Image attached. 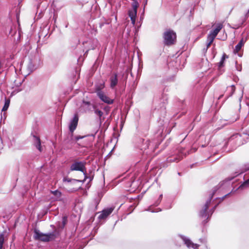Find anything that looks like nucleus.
I'll return each mask as SVG.
<instances>
[{"mask_svg": "<svg viewBox=\"0 0 249 249\" xmlns=\"http://www.w3.org/2000/svg\"><path fill=\"white\" fill-rule=\"evenodd\" d=\"M216 191L217 190H214L213 193L210 195L209 198L207 200L205 205L203 207L202 209L199 212V214L200 217L208 218L212 215V213H213V211H214V209L216 207V205L215 206L212 210H210L209 211H208L207 210L211 203V199Z\"/></svg>", "mask_w": 249, "mask_h": 249, "instance_id": "1", "label": "nucleus"}, {"mask_svg": "<svg viewBox=\"0 0 249 249\" xmlns=\"http://www.w3.org/2000/svg\"><path fill=\"white\" fill-rule=\"evenodd\" d=\"M34 238L36 240H39L42 242H49L53 240L55 238V235L53 233L44 234L40 232L39 230L35 229L34 230Z\"/></svg>", "mask_w": 249, "mask_h": 249, "instance_id": "2", "label": "nucleus"}, {"mask_svg": "<svg viewBox=\"0 0 249 249\" xmlns=\"http://www.w3.org/2000/svg\"><path fill=\"white\" fill-rule=\"evenodd\" d=\"M164 43L165 45H171L174 44L176 40V34L172 30L165 31L163 34Z\"/></svg>", "mask_w": 249, "mask_h": 249, "instance_id": "3", "label": "nucleus"}, {"mask_svg": "<svg viewBox=\"0 0 249 249\" xmlns=\"http://www.w3.org/2000/svg\"><path fill=\"white\" fill-rule=\"evenodd\" d=\"M139 6V3L136 0H133L132 3V9L129 10L128 15L130 17L132 24L134 25L136 21V17L137 13V8Z\"/></svg>", "mask_w": 249, "mask_h": 249, "instance_id": "4", "label": "nucleus"}, {"mask_svg": "<svg viewBox=\"0 0 249 249\" xmlns=\"http://www.w3.org/2000/svg\"><path fill=\"white\" fill-rule=\"evenodd\" d=\"M85 163V162L83 161L74 162L71 165L70 170L71 171H80L85 174L86 172Z\"/></svg>", "mask_w": 249, "mask_h": 249, "instance_id": "5", "label": "nucleus"}, {"mask_svg": "<svg viewBox=\"0 0 249 249\" xmlns=\"http://www.w3.org/2000/svg\"><path fill=\"white\" fill-rule=\"evenodd\" d=\"M97 94L101 101L107 104L113 103V100L109 98L103 91L100 89H97Z\"/></svg>", "mask_w": 249, "mask_h": 249, "instance_id": "6", "label": "nucleus"}, {"mask_svg": "<svg viewBox=\"0 0 249 249\" xmlns=\"http://www.w3.org/2000/svg\"><path fill=\"white\" fill-rule=\"evenodd\" d=\"M114 208H108L103 210L98 216L99 220L105 219L110 214L112 213Z\"/></svg>", "mask_w": 249, "mask_h": 249, "instance_id": "7", "label": "nucleus"}, {"mask_svg": "<svg viewBox=\"0 0 249 249\" xmlns=\"http://www.w3.org/2000/svg\"><path fill=\"white\" fill-rule=\"evenodd\" d=\"M37 61H39V59L38 58H35L34 60L30 61L27 66L29 71H33L39 67V64H36Z\"/></svg>", "mask_w": 249, "mask_h": 249, "instance_id": "8", "label": "nucleus"}, {"mask_svg": "<svg viewBox=\"0 0 249 249\" xmlns=\"http://www.w3.org/2000/svg\"><path fill=\"white\" fill-rule=\"evenodd\" d=\"M180 238L188 248L198 249V247L199 246L197 244H194L189 239L183 236H180Z\"/></svg>", "mask_w": 249, "mask_h": 249, "instance_id": "9", "label": "nucleus"}, {"mask_svg": "<svg viewBox=\"0 0 249 249\" xmlns=\"http://www.w3.org/2000/svg\"><path fill=\"white\" fill-rule=\"evenodd\" d=\"M78 121V118L76 115H75L72 120L71 121L69 125V129L71 132H73V131L76 129Z\"/></svg>", "mask_w": 249, "mask_h": 249, "instance_id": "10", "label": "nucleus"}, {"mask_svg": "<svg viewBox=\"0 0 249 249\" xmlns=\"http://www.w3.org/2000/svg\"><path fill=\"white\" fill-rule=\"evenodd\" d=\"M51 193L53 195L52 196V199L54 201H61L62 200L61 199V196H62V193L61 192L55 190V191H51Z\"/></svg>", "mask_w": 249, "mask_h": 249, "instance_id": "11", "label": "nucleus"}, {"mask_svg": "<svg viewBox=\"0 0 249 249\" xmlns=\"http://www.w3.org/2000/svg\"><path fill=\"white\" fill-rule=\"evenodd\" d=\"M249 10L248 11V12H247V13L243 17H242L238 24L237 25H235V27H234V28H238L239 27H240L245 22V21L246 20V19H247V18L249 17Z\"/></svg>", "mask_w": 249, "mask_h": 249, "instance_id": "12", "label": "nucleus"}, {"mask_svg": "<svg viewBox=\"0 0 249 249\" xmlns=\"http://www.w3.org/2000/svg\"><path fill=\"white\" fill-rule=\"evenodd\" d=\"M110 88L111 89H114L118 84L117 75L116 74H115L114 75L110 77Z\"/></svg>", "mask_w": 249, "mask_h": 249, "instance_id": "13", "label": "nucleus"}, {"mask_svg": "<svg viewBox=\"0 0 249 249\" xmlns=\"http://www.w3.org/2000/svg\"><path fill=\"white\" fill-rule=\"evenodd\" d=\"M222 28L223 24L222 23H217L216 24L215 29L212 30L210 32L216 36L219 31L222 29Z\"/></svg>", "mask_w": 249, "mask_h": 249, "instance_id": "14", "label": "nucleus"}, {"mask_svg": "<svg viewBox=\"0 0 249 249\" xmlns=\"http://www.w3.org/2000/svg\"><path fill=\"white\" fill-rule=\"evenodd\" d=\"M64 182L67 183V184L71 183V184H76L77 182H80L79 180L72 179L69 178H64L63 179Z\"/></svg>", "mask_w": 249, "mask_h": 249, "instance_id": "15", "label": "nucleus"}, {"mask_svg": "<svg viewBox=\"0 0 249 249\" xmlns=\"http://www.w3.org/2000/svg\"><path fill=\"white\" fill-rule=\"evenodd\" d=\"M34 138L36 147L39 151H41V143L39 138L36 136H34Z\"/></svg>", "mask_w": 249, "mask_h": 249, "instance_id": "16", "label": "nucleus"}, {"mask_svg": "<svg viewBox=\"0 0 249 249\" xmlns=\"http://www.w3.org/2000/svg\"><path fill=\"white\" fill-rule=\"evenodd\" d=\"M75 184H71V183L66 184L67 187H68V188H70V187H72V188H70L68 191L70 192H73L76 191L77 190V188L75 186Z\"/></svg>", "mask_w": 249, "mask_h": 249, "instance_id": "17", "label": "nucleus"}, {"mask_svg": "<svg viewBox=\"0 0 249 249\" xmlns=\"http://www.w3.org/2000/svg\"><path fill=\"white\" fill-rule=\"evenodd\" d=\"M10 102V100L9 99H5V103H4V106L2 109V111H5L8 109V108L9 107Z\"/></svg>", "mask_w": 249, "mask_h": 249, "instance_id": "18", "label": "nucleus"}, {"mask_svg": "<svg viewBox=\"0 0 249 249\" xmlns=\"http://www.w3.org/2000/svg\"><path fill=\"white\" fill-rule=\"evenodd\" d=\"M241 139V136L239 134H236L232 136L230 139V142H231L233 140H236L237 141Z\"/></svg>", "mask_w": 249, "mask_h": 249, "instance_id": "19", "label": "nucleus"}, {"mask_svg": "<svg viewBox=\"0 0 249 249\" xmlns=\"http://www.w3.org/2000/svg\"><path fill=\"white\" fill-rule=\"evenodd\" d=\"M215 37L216 36H214L210 32L207 36V42H210V43H213Z\"/></svg>", "mask_w": 249, "mask_h": 249, "instance_id": "20", "label": "nucleus"}, {"mask_svg": "<svg viewBox=\"0 0 249 249\" xmlns=\"http://www.w3.org/2000/svg\"><path fill=\"white\" fill-rule=\"evenodd\" d=\"M242 47V46L239 43H238L235 47V49H234L233 52L235 54L238 53L239 51L241 50V48Z\"/></svg>", "mask_w": 249, "mask_h": 249, "instance_id": "21", "label": "nucleus"}, {"mask_svg": "<svg viewBox=\"0 0 249 249\" xmlns=\"http://www.w3.org/2000/svg\"><path fill=\"white\" fill-rule=\"evenodd\" d=\"M94 113L99 118L103 116V112L98 108H94Z\"/></svg>", "mask_w": 249, "mask_h": 249, "instance_id": "22", "label": "nucleus"}, {"mask_svg": "<svg viewBox=\"0 0 249 249\" xmlns=\"http://www.w3.org/2000/svg\"><path fill=\"white\" fill-rule=\"evenodd\" d=\"M226 57V55L225 54H224L221 59L220 62L219 63V68H220L223 66V64H224V61L225 60Z\"/></svg>", "mask_w": 249, "mask_h": 249, "instance_id": "23", "label": "nucleus"}, {"mask_svg": "<svg viewBox=\"0 0 249 249\" xmlns=\"http://www.w3.org/2000/svg\"><path fill=\"white\" fill-rule=\"evenodd\" d=\"M226 57V55L225 54H224L221 59L220 62L219 63V68H220L223 66V64H224V61L225 60Z\"/></svg>", "mask_w": 249, "mask_h": 249, "instance_id": "24", "label": "nucleus"}, {"mask_svg": "<svg viewBox=\"0 0 249 249\" xmlns=\"http://www.w3.org/2000/svg\"><path fill=\"white\" fill-rule=\"evenodd\" d=\"M4 235L3 234H0V249H2L3 247V244L4 243Z\"/></svg>", "mask_w": 249, "mask_h": 249, "instance_id": "25", "label": "nucleus"}, {"mask_svg": "<svg viewBox=\"0 0 249 249\" xmlns=\"http://www.w3.org/2000/svg\"><path fill=\"white\" fill-rule=\"evenodd\" d=\"M162 195L161 194L160 195L158 200L155 202L154 205L156 206L158 205L160 203V202L162 199Z\"/></svg>", "mask_w": 249, "mask_h": 249, "instance_id": "26", "label": "nucleus"}, {"mask_svg": "<svg viewBox=\"0 0 249 249\" xmlns=\"http://www.w3.org/2000/svg\"><path fill=\"white\" fill-rule=\"evenodd\" d=\"M227 186V182H226L225 183H223L222 184H220V187H219L218 189L220 190L219 191H222L223 189H224L225 188V187H226Z\"/></svg>", "mask_w": 249, "mask_h": 249, "instance_id": "27", "label": "nucleus"}, {"mask_svg": "<svg viewBox=\"0 0 249 249\" xmlns=\"http://www.w3.org/2000/svg\"><path fill=\"white\" fill-rule=\"evenodd\" d=\"M104 110L106 112V114L107 115L108 114L109 112L110 111V107L108 106H106L104 108Z\"/></svg>", "mask_w": 249, "mask_h": 249, "instance_id": "28", "label": "nucleus"}, {"mask_svg": "<svg viewBox=\"0 0 249 249\" xmlns=\"http://www.w3.org/2000/svg\"><path fill=\"white\" fill-rule=\"evenodd\" d=\"M105 119V116L103 115L102 117H100L99 118V124L100 125H101L103 122L104 121Z\"/></svg>", "mask_w": 249, "mask_h": 249, "instance_id": "29", "label": "nucleus"}, {"mask_svg": "<svg viewBox=\"0 0 249 249\" xmlns=\"http://www.w3.org/2000/svg\"><path fill=\"white\" fill-rule=\"evenodd\" d=\"M248 170H249V166L248 165H245V167L242 169V171L240 173H239L238 174H240L243 173Z\"/></svg>", "mask_w": 249, "mask_h": 249, "instance_id": "30", "label": "nucleus"}, {"mask_svg": "<svg viewBox=\"0 0 249 249\" xmlns=\"http://www.w3.org/2000/svg\"><path fill=\"white\" fill-rule=\"evenodd\" d=\"M23 82V80L21 81V80H19V82H17V80H15V85L16 86H17V87H19L20 86H21L22 83Z\"/></svg>", "mask_w": 249, "mask_h": 249, "instance_id": "31", "label": "nucleus"}, {"mask_svg": "<svg viewBox=\"0 0 249 249\" xmlns=\"http://www.w3.org/2000/svg\"><path fill=\"white\" fill-rule=\"evenodd\" d=\"M246 40H247L246 38H242L240 40V41H239V42L238 43L243 46L244 45V44H245V43L246 42Z\"/></svg>", "mask_w": 249, "mask_h": 249, "instance_id": "32", "label": "nucleus"}, {"mask_svg": "<svg viewBox=\"0 0 249 249\" xmlns=\"http://www.w3.org/2000/svg\"><path fill=\"white\" fill-rule=\"evenodd\" d=\"M67 222V217H63L62 219V228H63L66 223Z\"/></svg>", "mask_w": 249, "mask_h": 249, "instance_id": "33", "label": "nucleus"}, {"mask_svg": "<svg viewBox=\"0 0 249 249\" xmlns=\"http://www.w3.org/2000/svg\"><path fill=\"white\" fill-rule=\"evenodd\" d=\"M169 161H172V162H178V161H179V159H177V158H171L170 159L168 160Z\"/></svg>", "mask_w": 249, "mask_h": 249, "instance_id": "34", "label": "nucleus"}, {"mask_svg": "<svg viewBox=\"0 0 249 249\" xmlns=\"http://www.w3.org/2000/svg\"><path fill=\"white\" fill-rule=\"evenodd\" d=\"M232 192V191H231L230 193H229L227 194H226L224 196H223L222 198H221V201H223L224 200V199L227 197V196H229L230 194H231V193Z\"/></svg>", "mask_w": 249, "mask_h": 249, "instance_id": "35", "label": "nucleus"}, {"mask_svg": "<svg viewBox=\"0 0 249 249\" xmlns=\"http://www.w3.org/2000/svg\"><path fill=\"white\" fill-rule=\"evenodd\" d=\"M83 104L88 106L90 105V103L89 102L83 101Z\"/></svg>", "mask_w": 249, "mask_h": 249, "instance_id": "36", "label": "nucleus"}, {"mask_svg": "<svg viewBox=\"0 0 249 249\" xmlns=\"http://www.w3.org/2000/svg\"><path fill=\"white\" fill-rule=\"evenodd\" d=\"M236 69L238 71H241V66L240 65H239V66H237Z\"/></svg>", "mask_w": 249, "mask_h": 249, "instance_id": "37", "label": "nucleus"}, {"mask_svg": "<svg viewBox=\"0 0 249 249\" xmlns=\"http://www.w3.org/2000/svg\"><path fill=\"white\" fill-rule=\"evenodd\" d=\"M212 43H210V42H207V49H208V48L211 46V44Z\"/></svg>", "mask_w": 249, "mask_h": 249, "instance_id": "38", "label": "nucleus"}, {"mask_svg": "<svg viewBox=\"0 0 249 249\" xmlns=\"http://www.w3.org/2000/svg\"><path fill=\"white\" fill-rule=\"evenodd\" d=\"M249 183V179L247 181H246L242 185L245 186V185H246L247 184H248Z\"/></svg>", "mask_w": 249, "mask_h": 249, "instance_id": "39", "label": "nucleus"}, {"mask_svg": "<svg viewBox=\"0 0 249 249\" xmlns=\"http://www.w3.org/2000/svg\"><path fill=\"white\" fill-rule=\"evenodd\" d=\"M231 90H232V91L233 92L235 90V87L234 86H232L231 87Z\"/></svg>", "mask_w": 249, "mask_h": 249, "instance_id": "40", "label": "nucleus"}, {"mask_svg": "<svg viewBox=\"0 0 249 249\" xmlns=\"http://www.w3.org/2000/svg\"><path fill=\"white\" fill-rule=\"evenodd\" d=\"M104 125L107 127L108 126V125H109V123H107V122H105L104 124Z\"/></svg>", "mask_w": 249, "mask_h": 249, "instance_id": "41", "label": "nucleus"}, {"mask_svg": "<svg viewBox=\"0 0 249 249\" xmlns=\"http://www.w3.org/2000/svg\"><path fill=\"white\" fill-rule=\"evenodd\" d=\"M21 89H18L17 90V92H19V91H21Z\"/></svg>", "mask_w": 249, "mask_h": 249, "instance_id": "42", "label": "nucleus"}, {"mask_svg": "<svg viewBox=\"0 0 249 249\" xmlns=\"http://www.w3.org/2000/svg\"><path fill=\"white\" fill-rule=\"evenodd\" d=\"M238 56H240V57H241V56H242V54H239V53H238Z\"/></svg>", "mask_w": 249, "mask_h": 249, "instance_id": "43", "label": "nucleus"}, {"mask_svg": "<svg viewBox=\"0 0 249 249\" xmlns=\"http://www.w3.org/2000/svg\"><path fill=\"white\" fill-rule=\"evenodd\" d=\"M152 212H158V211H151Z\"/></svg>", "mask_w": 249, "mask_h": 249, "instance_id": "44", "label": "nucleus"}, {"mask_svg": "<svg viewBox=\"0 0 249 249\" xmlns=\"http://www.w3.org/2000/svg\"><path fill=\"white\" fill-rule=\"evenodd\" d=\"M104 87V85L102 86L101 88H103Z\"/></svg>", "mask_w": 249, "mask_h": 249, "instance_id": "45", "label": "nucleus"}]
</instances>
